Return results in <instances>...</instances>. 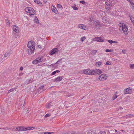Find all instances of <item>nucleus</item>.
Returning <instances> with one entry per match:
<instances>
[{
    "label": "nucleus",
    "instance_id": "obj_1",
    "mask_svg": "<svg viewBox=\"0 0 134 134\" xmlns=\"http://www.w3.org/2000/svg\"><path fill=\"white\" fill-rule=\"evenodd\" d=\"M28 48L27 50L28 53L31 54L33 53L35 49L34 41H31L29 42L27 44Z\"/></svg>",
    "mask_w": 134,
    "mask_h": 134
},
{
    "label": "nucleus",
    "instance_id": "obj_2",
    "mask_svg": "<svg viewBox=\"0 0 134 134\" xmlns=\"http://www.w3.org/2000/svg\"><path fill=\"white\" fill-rule=\"evenodd\" d=\"M111 1L109 0H107L105 2V4H106V7L105 8V9L107 11L109 10L111 7Z\"/></svg>",
    "mask_w": 134,
    "mask_h": 134
},
{
    "label": "nucleus",
    "instance_id": "obj_3",
    "mask_svg": "<svg viewBox=\"0 0 134 134\" xmlns=\"http://www.w3.org/2000/svg\"><path fill=\"white\" fill-rule=\"evenodd\" d=\"M108 77V75L106 74H101L99 76L98 79L100 80H104L107 79Z\"/></svg>",
    "mask_w": 134,
    "mask_h": 134
},
{
    "label": "nucleus",
    "instance_id": "obj_4",
    "mask_svg": "<svg viewBox=\"0 0 134 134\" xmlns=\"http://www.w3.org/2000/svg\"><path fill=\"white\" fill-rule=\"evenodd\" d=\"M92 75H94L96 74L99 75L102 73V71L100 70L97 69L92 70Z\"/></svg>",
    "mask_w": 134,
    "mask_h": 134
},
{
    "label": "nucleus",
    "instance_id": "obj_5",
    "mask_svg": "<svg viewBox=\"0 0 134 134\" xmlns=\"http://www.w3.org/2000/svg\"><path fill=\"white\" fill-rule=\"evenodd\" d=\"M42 58L41 57H38L32 62V63L34 64H36L41 62L42 61Z\"/></svg>",
    "mask_w": 134,
    "mask_h": 134
},
{
    "label": "nucleus",
    "instance_id": "obj_6",
    "mask_svg": "<svg viewBox=\"0 0 134 134\" xmlns=\"http://www.w3.org/2000/svg\"><path fill=\"white\" fill-rule=\"evenodd\" d=\"M92 70L87 69L83 70V72L84 74H85L92 75Z\"/></svg>",
    "mask_w": 134,
    "mask_h": 134
},
{
    "label": "nucleus",
    "instance_id": "obj_7",
    "mask_svg": "<svg viewBox=\"0 0 134 134\" xmlns=\"http://www.w3.org/2000/svg\"><path fill=\"white\" fill-rule=\"evenodd\" d=\"M123 26H123L122 28H121V29L124 34L127 35L129 32L126 26Z\"/></svg>",
    "mask_w": 134,
    "mask_h": 134
},
{
    "label": "nucleus",
    "instance_id": "obj_8",
    "mask_svg": "<svg viewBox=\"0 0 134 134\" xmlns=\"http://www.w3.org/2000/svg\"><path fill=\"white\" fill-rule=\"evenodd\" d=\"M124 92V93L125 94L131 93L132 89H131L130 87H129L125 89Z\"/></svg>",
    "mask_w": 134,
    "mask_h": 134
},
{
    "label": "nucleus",
    "instance_id": "obj_9",
    "mask_svg": "<svg viewBox=\"0 0 134 134\" xmlns=\"http://www.w3.org/2000/svg\"><path fill=\"white\" fill-rule=\"evenodd\" d=\"M58 50L57 48H54L49 52V54L51 55H52L58 52Z\"/></svg>",
    "mask_w": 134,
    "mask_h": 134
},
{
    "label": "nucleus",
    "instance_id": "obj_10",
    "mask_svg": "<svg viewBox=\"0 0 134 134\" xmlns=\"http://www.w3.org/2000/svg\"><path fill=\"white\" fill-rule=\"evenodd\" d=\"M95 40L98 42H101L104 41V40L102 37H97L95 38Z\"/></svg>",
    "mask_w": 134,
    "mask_h": 134
},
{
    "label": "nucleus",
    "instance_id": "obj_11",
    "mask_svg": "<svg viewBox=\"0 0 134 134\" xmlns=\"http://www.w3.org/2000/svg\"><path fill=\"white\" fill-rule=\"evenodd\" d=\"M13 31L16 33H18L19 32V29L17 26L13 25Z\"/></svg>",
    "mask_w": 134,
    "mask_h": 134
},
{
    "label": "nucleus",
    "instance_id": "obj_12",
    "mask_svg": "<svg viewBox=\"0 0 134 134\" xmlns=\"http://www.w3.org/2000/svg\"><path fill=\"white\" fill-rule=\"evenodd\" d=\"M78 27L81 29H82L86 30L87 29L85 25L83 24H80L78 25Z\"/></svg>",
    "mask_w": 134,
    "mask_h": 134
},
{
    "label": "nucleus",
    "instance_id": "obj_13",
    "mask_svg": "<svg viewBox=\"0 0 134 134\" xmlns=\"http://www.w3.org/2000/svg\"><path fill=\"white\" fill-rule=\"evenodd\" d=\"M52 11L56 14L58 13V11L57 10V9L54 6L51 7Z\"/></svg>",
    "mask_w": 134,
    "mask_h": 134
},
{
    "label": "nucleus",
    "instance_id": "obj_14",
    "mask_svg": "<svg viewBox=\"0 0 134 134\" xmlns=\"http://www.w3.org/2000/svg\"><path fill=\"white\" fill-rule=\"evenodd\" d=\"M30 15H32L35 14V11L32 8H30L29 10V12Z\"/></svg>",
    "mask_w": 134,
    "mask_h": 134
},
{
    "label": "nucleus",
    "instance_id": "obj_15",
    "mask_svg": "<svg viewBox=\"0 0 134 134\" xmlns=\"http://www.w3.org/2000/svg\"><path fill=\"white\" fill-rule=\"evenodd\" d=\"M63 79V77L61 76L58 77L56 79H54V81L55 82H59Z\"/></svg>",
    "mask_w": 134,
    "mask_h": 134
},
{
    "label": "nucleus",
    "instance_id": "obj_16",
    "mask_svg": "<svg viewBox=\"0 0 134 134\" xmlns=\"http://www.w3.org/2000/svg\"><path fill=\"white\" fill-rule=\"evenodd\" d=\"M54 105L53 104L52 102H50L49 103H48L46 105V108H49L51 106Z\"/></svg>",
    "mask_w": 134,
    "mask_h": 134
},
{
    "label": "nucleus",
    "instance_id": "obj_17",
    "mask_svg": "<svg viewBox=\"0 0 134 134\" xmlns=\"http://www.w3.org/2000/svg\"><path fill=\"white\" fill-rule=\"evenodd\" d=\"M16 129L18 131H23V127L19 126L17 127L16 128Z\"/></svg>",
    "mask_w": 134,
    "mask_h": 134
},
{
    "label": "nucleus",
    "instance_id": "obj_18",
    "mask_svg": "<svg viewBox=\"0 0 134 134\" xmlns=\"http://www.w3.org/2000/svg\"><path fill=\"white\" fill-rule=\"evenodd\" d=\"M126 118H132V117H134V115H132L131 114H129L127 115H126L125 116H124Z\"/></svg>",
    "mask_w": 134,
    "mask_h": 134
},
{
    "label": "nucleus",
    "instance_id": "obj_19",
    "mask_svg": "<svg viewBox=\"0 0 134 134\" xmlns=\"http://www.w3.org/2000/svg\"><path fill=\"white\" fill-rule=\"evenodd\" d=\"M102 22L104 23H106L108 21V20L106 19L105 17H103L102 19Z\"/></svg>",
    "mask_w": 134,
    "mask_h": 134
},
{
    "label": "nucleus",
    "instance_id": "obj_20",
    "mask_svg": "<svg viewBox=\"0 0 134 134\" xmlns=\"http://www.w3.org/2000/svg\"><path fill=\"white\" fill-rule=\"evenodd\" d=\"M34 1L35 3L39 4L40 5H42V4L41 3L40 1H38V0H34Z\"/></svg>",
    "mask_w": 134,
    "mask_h": 134
},
{
    "label": "nucleus",
    "instance_id": "obj_21",
    "mask_svg": "<svg viewBox=\"0 0 134 134\" xmlns=\"http://www.w3.org/2000/svg\"><path fill=\"white\" fill-rule=\"evenodd\" d=\"M94 24L96 28H99L100 26H102L101 25H100L98 24H97L96 23H94Z\"/></svg>",
    "mask_w": 134,
    "mask_h": 134
},
{
    "label": "nucleus",
    "instance_id": "obj_22",
    "mask_svg": "<svg viewBox=\"0 0 134 134\" xmlns=\"http://www.w3.org/2000/svg\"><path fill=\"white\" fill-rule=\"evenodd\" d=\"M108 42L110 44H112L113 43H117L118 42L116 41H114L111 40H108Z\"/></svg>",
    "mask_w": 134,
    "mask_h": 134
},
{
    "label": "nucleus",
    "instance_id": "obj_23",
    "mask_svg": "<svg viewBox=\"0 0 134 134\" xmlns=\"http://www.w3.org/2000/svg\"><path fill=\"white\" fill-rule=\"evenodd\" d=\"M86 134H96L94 132H92L91 131H87Z\"/></svg>",
    "mask_w": 134,
    "mask_h": 134
},
{
    "label": "nucleus",
    "instance_id": "obj_24",
    "mask_svg": "<svg viewBox=\"0 0 134 134\" xmlns=\"http://www.w3.org/2000/svg\"><path fill=\"white\" fill-rule=\"evenodd\" d=\"M97 51V50H93L91 52V54L93 55H94L96 53Z\"/></svg>",
    "mask_w": 134,
    "mask_h": 134
},
{
    "label": "nucleus",
    "instance_id": "obj_25",
    "mask_svg": "<svg viewBox=\"0 0 134 134\" xmlns=\"http://www.w3.org/2000/svg\"><path fill=\"white\" fill-rule=\"evenodd\" d=\"M130 17L132 23H133V22H134V17L131 15H130Z\"/></svg>",
    "mask_w": 134,
    "mask_h": 134
},
{
    "label": "nucleus",
    "instance_id": "obj_26",
    "mask_svg": "<svg viewBox=\"0 0 134 134\" xmlns=\"http://www.w3.org/2000/svg\"><path fill=\"white\" fill-rule=\"evenodd\" d=\"M30 7H27L25 8V11L27 13L29 12Z\"/></svg>",
    "mask_w": 134,
    "mask_h": 134
},
{
    "label": "nucleus",
    "instance_id": "obj_27",
    "mask_svg": "<svg viewBox=\"0 0 134 134\" xmlns=\"http://www.w3.org/2000/svg\"><path fill=\"white\" fill-rule=\"evenodd\" d=\"M119 29L120 30L121 29V28H122L123 26H123H125V25H122V24L121 23H120L119 24Z\"/></svg>",
    "mask_w": 134,
    "mask_h": 134
},
{
    "label": "nucleus",
    "instance_id": "obj_28",
    "mask_svg": "<svg viewBox=\"0 0 134 134\" xmlns=\"http://www.w3.org/2000/svg\"><path fill=\"white\" fill-rule=\"evenodd\" d=\"M129 66L131 69H134V64H130L129 65Z\"/></svg>",
    "mask_w": 134,
    "mask_h": 134
},
{
    "label": "nucleus",
    "instance_id": "obj_29",
    "mask_svg": "<svg viewBox=\"0 0 134 134\" xmlns=\"http://www.w3.org/2000/svg\"><path fill=\"white\" fill-rule=\"evenodd\" d=\"M23 131H26V130H29V127H23Z\"/></svg>",
    "mask_w": 134,
    "mask_h": 134
},
{
    "label": "nucleus",
    "instance_id": "obj_30",
    "mask_svg": "<svg viewBox=\"0 0 134 134\" xmlns=\"http://www.w3.org/2000/svg\"><path fill=\"white\" fill-rule=\"evenodd\" d=\"M54 132H44V134H53Z\"/></svg>",
    "mask_w": 134,
    "mask_h": 134
},
{
    "label": "nucleus",
    "instance_id": "obj_31",
    "mask_svg": "<svg viewBox=\"0 0 134 134\" xmlns=\"http://www.w3.org/2000/svg\"><path fill=\"white\" fill-rule=\"evenodd\" d=\"M57 6L58 8H60L61 9H62L63 8V7H62V5L60 4H58L57 5Z\"/></svg>",
    "mask_w": 134,
    "mask_h": 134
},
{
    "label": "nucleus",
    "instance_id": "obj_32",
    "mask_svg": "<svg viewBox=\"0 0 134 134\" xmlns=\"http://www.w3.org/2000/svg\"><path fill=\"white\" fill-rule=\"evenodd\" d=\"M35 22L37 23H38L39 22L37 17H36L35 18Z\"/></svg>",
    "mask_w": 134,
    "mask_h": 134
},
{
    "label": "nucleus",
    "instance_id": "obj_33",
    "mask_svg": "<svg viewBox=\"0 0 134 134\" xmlns=\"http://www.w3.org/2000/svg\"><path fill=\"white\" fill-rule=\"evenodd\" d=\"M117 95L116 94H114L113 97L112 99L113 100H114L117 97Z\"/></svg>",
    "mask_w": 134,
    "mask_h": 134
},
{
    "label": "nucleus",
    "instance_id": "obj_34",
    "mask_svg": "<svg viewBox=\"0 0 134 134\" xmlns=\"http://www.w3.org/2000/svg\"><path fill=\"white\" fill-rule=\"evenodd\" d=\"M104 13V12H103V11H99V14H100V15H101L102 16H103V13Z\"/></svg>",
    "mask_w": 134,
    "mask_h": 134
},
{
    "label": "nucleus",
    "instance_id": "obj_35",
    "mask_svg": "<svg viewBox=\"0 0 134 134\" xmlns=\"http://www.w3.org/2000/svg\"><path fill=\"white\" fill-rule=\"evenodd\" d=\"M15 90V88H13L9 90V91H8V93H9L10 92H11L13 91L14 90Z\"/></svg>",
    "mask_w": 134,
    "mask_h": 134
},
{
    "label": "nucleus",
    "instance_id": "obj_36",
    "mask_svg": "<svg viewBox=\"0 0 134 134\" xmlns=\"http://www.w3.org/2000/svg\"><path fill=\"white\" fill-rule=\"evenodd\" d=\"M111 62L110 61H107V62L106 65H111Z\"/></svg>",
    "mask_w": 134,
    "mask_h": 134
},
{
    "label": "nucleus",
    "instance_id": "obj_37",
    "mask_svg": "<svg viewBox=\"0 0 134 134\" xmlns=\"http://www.w3.org/2000/svg\"><path fill=\"white\" fill-rule=\"evenodd\" d=\"M86 39V37H82L81 38V41L82 42H83V40H85Z\"/></svg>",
    "mask_w": 134,
    "mask_h": 134
},
{
    "label": "nucleus",
    "instance_id": "obj_38",
    "mask_svg": "<svg viewBox=\"0 0 134 134\" xmlns=\"http://www.w3.org/2000/svg\"><path fill=\"white\" fill-rule=\"evenodd\" d=\"M99 134H106V132L104 131H101L99 132Z\"/></svg>",
    "mask_w": 134,
    "mask_h": 134
},
{
    "label": "nucleus",
    "instance_id": "obj_39",
    "mask_svg": "<svg viewBox=\"0 0 134 134\" xmlns=\"http://www.w3.org/2000/svg\"><path fill=\"white\" fill-rule=\"evenodd\" d=\"M97 65L98 66H99L101 64V62H98L97 63Z\"/></svg>",
    "mask_w": 134,
    "mask_h": 134
},
{
    "label": "nucleus",
    "instance_id": "obj_40",
    "mask_svg": "<svg viewBox=\"0 0 134 134\" xmlns=\"http://www.w3.org/2000/svg\"><path fill=\"white\" fill-rule=\"evenodd\" d=\"M61 60H62L61 59L59 60L58 61H57L56 63L55 64H59V63H61L62 62Z\"/></svg>",
    "mask_w": 134,
    "mask_h": 134
},
{
    "label": "nucleus",
    "instance_id": "obj_41",
    "mask_svg": "<svg viewBox=\"0 0 134 134\" xmlns=\"http://www.w3.org/2000/svg\"><path fill=\"white\" fill-rule=\"evenodd\" d=\"M29 127V130H32L34 129H35V127Z\"/></svg>",
    "mask_w": 134,
    "mask_h": 134
},
{
    "label": "nucleus",
    "instance_id": "obj_42",
    "mask_svg": "<svg viewBox=\"0 0 134 134\" xmlns=\"http://www.w3.org/2000/svg\"><path fill=\"white\" fill-rule=\"evenodd\" d=\"M112 51V50L111 49H106L105 50V52H111Z\"/></svg>",
    "mask_w": 134,
    "mask_h": 134
},
{
    "label": "nucleus",
    "instance_id": "obj_43",
    "mask_svg": "<svg viewBox=\"0 0 134 134\" xmlns=\"http://www.w3.org/2000/svg\"><path fill=\"white\" fill-rule=\"evenodd\" d=\"M50 115L49 114H46L45 116L44 117L45 118H47L49 116H50Z\"/></svg>",
    "mask_w": 134,
    "mask_h": 134
},
{
    "label": "nucleus",
    "instance_id": "obj_44",
    "mask_svg": "<svg viewBox=\"0 0 134 134\" xmlns=\"http://www.w3.org/2000/svg\"><path fill=\"white\" fill-rule=\"evenodd\" d=\"M9 53H6L4 55V56L5 57H7Z\"/></svg>",
    "mask_w": 134,
    "mask_h": 134
},
{
    "label": "nucleus",
    "instance_id": "obj_45",
    "mask_svg": "<svg viewBox=\"0 0 134 134\" xmlns=\"http://www.w3.org/2000/svg\"><path fill=\"white\" fill-rule=\"evenodd\" d=\"M80 3H81L83 4H85V2L83 1H80Z\"/></svg>",
    "mask_w": 134,
    "mask_h": 134
},
{
    "label": "nucleus",
    "instance_id": "obj_46",
    "mask_svg": "<svg viewBox=\"0 0 134 134\" xmlns=\"http://www.w3.org/2000/svg\"><path fill=\"white\" fill-rule=\"evenodd\" d=\"M72 8L74 10H77L78 9L77 8L75 7H72Z\"/></svg>",
    "mask_w": 134,
    "mask_h": 134
},
{
    "label": "nucleus",
    "instance_id": "obj_47",
    "mask_svg": "<svg viewBox=\"0 0 134 134\" xmlns=\"http://www.w3.org/2000/svg\"><path fill=\"white\" fill-rule=\"evenodd\" d=\"M6 24H8L7 23H8V24L9 26L10 25V23L9 22V21L8 20H6Z\"/></svg>",
    "mask_w": 134,
    "mask_h": 134
},
{
    "label": "nucleus",
    "instance_id": "obj_48",
    "mask_svg": "<svg viewBox=\"0 0 134 134\" xmlns=\"http://www.w3.org/2000/svg\"><path fill=\"white\" fill-rule=\"evenodd\" d=\"M37 46H38V48L40 49L42 48V46L41 45H38Z\"/></svg>",
    "mask_w": 134,
    "mask_h": 134
},
{
    "label": "nucleus",
    "instance_id": "obj_49",
    "mask_svg": "<svg viewBox=\"0 0 134 134\" xmlns=\"http://www.w3.org/2000/svg\"><path fill=\"white\" fill-rule=\"evenodd\" d=\"M56 73V72L55 71H54L52 73V74L53 75H55V74Z\"/></svg>",
    "mask_w": 134,
    "mask_h": 134
},
{
    "label": "nucleus",
    "instance_id": "obj_50",
    "mask_svg": "<svg viewBox=\"0 0 134 134\" xmlns=\"http://www.w3.org/2000/svg\"><path fill=\"white\" fill-rule=\"evenodd\" d=\"M131 5H132V9L134 10V4L132 3V4H131Z\"/></svg>",
    "mask_w": 134,
    "mask_h": 134
},
{
    "label": "nucleus",
    "instance_id": "obj_51",
    "mask_svg": "<svg viewBox=\"0 0 134 134\" xmlns=\"http://www.w3.org/2000/svg\"><path fill=\"white\" fill-rule=\"evenodd\" d=\"M121 134L120 132H117V133H112V134Z\"/></svg>",
    "mask_w": 134,
    "mask_h": 134
},
{
    "label": "nucleus",
    "instance_id": "obj_52",
    "mask_svg": "<svg viewBox=\"0 0 134 134\" xmlns=\"http://www.w3.org/2000/svg\"><path fill=\"white\" fill-rule=\"evenodd\" d=\"M99 22L98 21H96V22H94V23H96L97 24H99Z\"/></svg>",
    "mask_w": 134,
    "mask_h": 134
},
{
    "label": "nucleus",
    "instance_id": "obj_53",
    "mask_svg": "<svg viewBox=\"0 0 134 134\" xmlns=\"http://www.w3.org/2000/svg\"><path fill=\"white\" fill-rule=\"evenodd\" d=\"M44 87V86L43 85H42V86H41V87H39V89H43V88Z\"/></svg>",
    "mask_w": 134,
    "mask_h": 134
},
{
    "label": "nucleus",
    "instance_id": "obj_54",
    "mask_svg": "<svg viewBox=\"0 0 134 134\" xmlns=\"http://www.w3.org/2000/svg\"><path fill=\"white\" fill-rule=\"evenodd\" d=\"M23 68L22 66L20 67V70L22 71V70H23Z\"/></svg>",
    "mask_w": 134,
    "mask_h": 134
},
{
    "label": "nucleus",
    "instance_id": "obj_55",
    "mask_svg": "<svg viewBox=\"0 0 134 134\" xmlns=\"http://www.w3.org/2000/svg\"><path fill=\"white\" fill-rule=\"evenodd\" d=\"M122 52L124 54H125L126 53V51L125 50H122Z\"/></svg>",
    "mask_w": 134,
    "mask_h": 134
},
{
    "label": "nucleus",
    "instance_id": "obj_56",
    "mask_svg": "<svg viewBox=\"0 0 134 134\" xmlns=\"http://www.w3.org/2000/svg\"><path fill=\"white\" fill-rule=\"evenodd\" d=\"M55 71L56 72L58 73L60 72V71L59 70H57Z\"/></svg>",
    "mask_w": 134,
    "mask_h": 134
},
{
    "label": "nucleus",
    "instance_id": "obj_57",
    "mask_svg": "<svg viewBox=\"0 0 134 134\" xmlns=\"http://www.w3.org/2000/svg\"><path fill=\"white\" fill-rule=\"evenodd\" d=\"M119 109H120V110H121V109H123V108H122V107H119Z\"/></svg>",
    "mask_w": 134,
    "mask_h": 134
},
{
    "label": "nucleus",
    "instance_id": "obj_58",
    "mask_svg": "<svg viewBox=\"0 0 134 134\" xmlns=\"http://www.w3.org/2000/svg\"><path fill=\"white\" fill-rule=\"evenodd\" d=\"M85 96H83V97H82V98L81 99H82Z\"/></svg>",
    "mask_w": 134,
    "mask_h": 134
},
{
    "label": "nucleus",
    "instance_id": "obj_59",
    "mask_svg": "<svg viewBox=\"0 0 134 134\" xmlns=\"http://www.w3.org/2000/svg\"><path fill=\"white\" fill-rule=\"evenodd\" d=\"M115 131L116 132H117V131L115 129Z\"/></svg>",
    "mask_w": 134,
    "mask_h": 134
},
{
    "label": "nucleus",
    "instance_id": "obj_60",
    "mask_svg": "<svg viewBox=\"0 0 134 134\" xmlns=\"http://www.w3.org/2000/svg\"><path fill=\"white\" fill-rule=\"evenodd\" d=\"M121 131L122 132H123L124 130H121Z\"/></svg>",
    "mask_w": 134,
    "mask_h": 134
},
{
    "label": "nucleus",
    "instance_id": "obj_61",
    "mask_svg": "<svg viewBox=\"0 0 134 134\" xmlns=\"http://www.w3.org/2000/svg\"><path fill=\"white\" fill-rule=\"evenodd\" d=\"M53 64H52L51 65H50V66L52 65H53Z\"/></svg>",
    "mask_w": 134,
    "mask_h": 134
},
{
    "label": "nucleus",
    "instance_id": "obj_62",
    "mask_svg": "<svg viewBox=\"0 0 134 134\" xmlns=\"http://www.w3.org/2000/svg\"><path fill=\"white\" fill-rule=\"evenodd\" d=\"M132 23L133 24V25L134 26V22H133V23Z\"/></svg>",
    "mask_w": 134,
    "mask_h": 134
},
{
    "label": "nucleus",
    "instance_id": "obj_63",
    "mask_svg": "<svg viewBox=\"0 0 134 134\" xmlns=\"http://www.w3.org/2000/svg\"><path fill=\"white\" fill-rule=\"evenodd\" d=\"M74 133H72V134L71 133V134H73Z\"/></svg>",
    "mask_w": 134,
    "mask_h": 134
},
{
    "label": "nucleus",
    "instance_id": "obj_64",
    "mask_svg": "<svg viewBox=\"0 0 134 134\" xmlns=\"http://www.w3.org/2000/svg\"><path fill=\"white\" fill-rule=\"evenodd\" d=\"M21 105H22V104H21Z\"/></svg>",
    "mask_w": 134,
    "mask_h": 134
}]
</instances>
